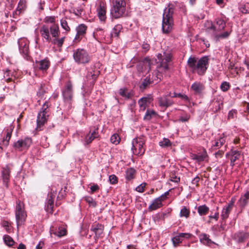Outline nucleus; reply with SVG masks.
Returning <instances> with one entry per match:
<instances>
[{
  "label": "nucleus",
  "mask_w": 249,
  "mask_h": 249,
  "mask_svg": "<svg viewBox=\"0 0 249 249\" xmlns=\"http://www.w3.org/2000/svg\"><path fill=\"white\" fill-rule=\"evenodd\" d=\"M158 66L157 72L152 75L151 80L152 83H158L160 82L162 76V73L169 70V66L171 61L172 54L169 52H164L163 54L159 53L157 55Z\"/></svg>",
  "instance_id": "f257e3e1"
},
{
  "label": "nucleus",
  "mask_w": 249,
  "mask_h": 249,
  "mask_svg": "<svg viewBox=\"0 0 249 249\" xmlns=\"http://www.w3.org/2000/svg\"><path fill=\"white\" fill-rule=\"evenodd\" d=\"M209 60L208 57L206 56L199 59L195 57H190L187 63L193 72H196L199 75H203L208 68Z\"/></svg>",
  "instance_id": "f03ea898"
},
{
  "label": "nucleus",
  "mask_w": 249,
  "mask_h": 249,
  "mask_svg": "<svg viewBox=\"0 0 249 249\" xmlns=\"http://www.w3.org/2000/svg\"><path fill=\"white\" fill-rule=\"evenodd\" d=\"M175 6L172 3H169L163 11L162 15V29L164 33L170 32L174 25L173 14Z\"/></svg>",
  "instance_id": "7ed1b4c3"
},
{
  "label": "nucleus",
  "mask_w": 249,
  "mask_h": 249,
  "mask_svg": "<svg viewBox=\"0 0 249 249\" xmlns=\"http://www.w3.org/2000/svg\"><path fill=\"white\" fill-rule=\"evenodd\" d=\"M112 7L110 9V15L112 18L117 19L122 17L125 13L126 2L124 0H113Z\"/></svg>",
  "instance_id": "20e7f679"
},
{
  "label": "nucleus",
  "mask_w": 249,
  "mask_h": 249,
  "mask_svg": "<svg viewBox=\"0 0 249 249\" xmlns=\"http://www.w3.org/2000/svg\"><path fill=\"white\" fill-rule=\"evenodd\" d=\"M73 58L78 64H86L90 62L91 56L87 50L79 48L73 51Z\"/></svg>",
  "instance_id": "39448f33"
},
{
  "label": "nucleus",
  "mask_w": 249,
  "mask_h": 249,
  "mask_svg": "<svg viewBox=\"0 0 249 249\" xmlns=\"http://www.w3.org/2000/svg\"><path fill=\"white\" fill-rule=\"evenodd\" d=\"M58 26L53 23L50 27L46 25H43L40 29V33L41 36L47 41L50 42L51 38L50 36V31L53 37H56L58 36Z\"/></svg>",
  "instance_id": "423d86ee"
},
{
  "label": "nucleus",
  "mask_w": 249,
  "mask_h": 249,
  "mask_svg": "<svg viewBox=\"0 0 249 249\" xmlns=\"http://www.w3.org/2000/svg\"><path fill=\"white\" fill-rule=\"evenodd\" d=\"M49 102L46 101L43 104L41 109L38 113L36 120L38 128L41 127L47 121L49 116Z\"/></svg>",
  "instance_id": "0eeeda50"
},
{
  "label": "nucleus",
  "mask_w": 249,
  "mask_h": 249,
  "mask_svg": "<svg viewBox=\"0 0 249 249\" xmlns=\"http://www.w3.org/2000/svg\"><path fill=\"white\" fill-rule=\"evenodd\" d=\"M144 143L145 140L143 137H139L133 139L132 142L133 153L138 156L142 155L145 152L143 147Z\"/></svg>",
  "instance_id": "6e6552de"
},
{
  "label": "nucleus",
  "mask_w": 249,
  "mask_h": 249,
  "mask_svg": "<svg viewBox=\"0 0 249 249\" xmlns=\"http://www.w3.org/2000/svg\"><path fill=\"white\" fill-rule=\"evenodd\" d=\"M16 218L18 228L23 224L26 217V213L24 211V204L20 201L17 202L16 207Z\"/></svg>",
  "instance_id": "1a4fd4ad"
},
{
  "label": "nucleus",
  "mask_w": 249,
  "mask_h": 249,
  "mask_svg": "<svg viewBox=\"0 0 249 249\" xmlns=\"http://www.w3.org/2000/svg\"><path fill=\"white\" fill-rule=\"evenodd\" d=\"M210 26L206 28L207 32L211 34L212 36L216 41H219L221 39L227 38L230 35V32L226 31L223 33L218 34L216 31L215 26H213L212 23H210Z\"/></svg>",
  "instance_id": "9d476101"
},
{
  "label": "nucleus",
  "mask_w": 249,
  "mask_h": 249,
  "mask_svg": "<svg viewBox=\"0 0 249 249\" xmlns=\"http://www.w3.org/2000/svg\"><path fill=\"white\" fill-rule=\"evenodd\" d=\"M20 53L26 60L30 59L29 41L25 38H21L18 41Z\"/></svg>",
  "instance_id": "9b49d317"
},
{
  "label": "nucleus",
  "mask_w": 249,
  "mask_h": 249,
  "mask_svg": "<svg viewBox=\"0 0 249 249\" xmlns=\"http://www.w3.org/2000/svg\"><path fill=\"white\" fill-rule=\"evenodd\" d=\"M62 95L65 103H71L73 98L72 86L71 83H68L62 90Z\"/></svg>",
  "instance_id": "f8f14e48"
},
{
  "label": "nucleus",
  "mask_w": 249,
  "mask_h": 249,
  "mask_svg": "<svg viewBox=\"0 0 249 249\" xmlns=\"http://www.w3.org/2000/svg\"><path fill=\"white\" fill-rule=\"evenodd\" d=\"M97 12L98 16L101 21H105L106 19V6L105 2L99 0L97 3Z\"/></svg>",
  "instance_id": "ddd939ff"
},
{
  "label": "nucleus",
  "mask_w": 249,
  "mask_h": 249,
  "mask_svg": "<svg viewBox=\"0 0 249 249\" xmlns=\"http://www.w3.org/2000/svg\"><path fill=\"white\" fill-rule=\"evenodd\" d=\"M32 143V139L30 138H26L24 139L19 140L14 144V147L19 151L27 149Z\"/></svg>",
  "instance_id": "4468645a"
},
{
  "label": "nucleus",
  "mask_w": 249,
  "mask_h": 249,
  "mask_svg": "<svg viewBox=\"0 0 249 249\" xmlns=\"http://www.w3.org/2000/svg\"><path fill=\"white\" fill-rule=\"evenodd\" d=\"M234 203V200L231 199L227 205L223 207L221 214V217L223 220H225L228 218L229 214L233 208Z\"/></svg>",
  "instance_id": "2eb2a0df"
},
{
  "label": "nucleus",
  "mask_w": 249,
  "mask_h": 249,
  "mask_svg": "<svg viewBox=\"0 0 249 249\" xmlns=\"http://www.w3.org/2000/svg\"><path fill=\"white\" fill-rule=\"evenodd\" d=\"M90 230L94 233V238L96 239L99 238L103 234L104 226L99 223H94L91 226Z\"/></svg>",
  "instance_id": "dca6fc26"
},
{
  "label": "nucleus",
  "mask_w": 249,
  "mask_h": 249,
  "mask_svg": "<svg viewBox=\"0 0 249 249\" xmlns=\"http://www.w3.org/2000/svg\"><path fill=\"white\" fill-rule=\"evenodd\" d=\"M191 89L195 94L200 95L205 89V86L202 83L196 81L192 85Z\"/></svg>",
  "instance_id": "f3484780"
},
{
  "label": "nucleus",
  "mask_w": 249,
  "mask_h": 249,
  "mask_svg": "<svg viewBox=\"0 0 249 249\" xmlns=\"http://www.w3.org/2000/svg\"><path fill=\"white\" fill-rule=\"evenodd\" d=\"M158 101L159 106L164 109L167 108L173 104V102L168 99L167 96H163L158 98Z\"/></svg>",
  "instance_id": "a211bd4d"
},
{
  "label": "nucleus",
  "mask_w": 249,
  "mask_h": 249,
  "mask_svg": "<svg viewBox=\"0 0 249 249\" xmlns=\"http://www.w3.org/2000/svg\"><path fill=\"white\" fill-rule=\"evenodd\" d=\"M56 194V191L53 190H52V191L49 194V197L48 198L46 208L48 212H52L53 211V201L54 198L55 197Z\"/></svg>",
  "instance_id": "6ab92c4d"
},
{
  "label": "nucleus",
  "mask_w": 249,
  "mask_h": 249,
  "mask_svg": "<svg viewBox=\"0 0 249 249\" xmlns=\"http://www.w3.org/2000/svg\"><path fill=\"white\" fill-rule=\"evenodd\" d=\"M87 30V26L83 24L79 25L76 28L77 34L75 37L74 40L75 41H79L81 38L85 35Z\"/></svg>",
  "instance_id": "aec40b11"
},
{
  "label": "nucleus",
  "mask_w": 249,
  "mask_h": 249,
  "mask_svg": "<svg viewBox=\"0 0 249 249\" xmlns=\"http://www.w3.org/2000/svg\"><path fill=\"white\" fill-rule=\"evenodd\" d=\"M50 231L51 234H53L59 237L66 235L67 233V231L64 228L58 227L57 229V227L54 226L51 227Z\"/></svg>",
  "instance_id": "412c9836"
},
{
  "label": "nucleus",
  "mask_w": 249,
  "mask_h": 249,
  "mask_svg": "<svg viewBox=\"0 0 249 249\" xmlns=\"http://www.w3.org/2000/svg\"><path fill=\"white\" fill-rule=\"evenodd\" d=\"M209 237L210 236L206 233H201L199 235L200 243L208 246H211L212 245L214 244V242L210 239Z\"/></svg>",
  "instance_id": "4be33fe9"
},
{
  "label": "nucleus",
  "mask_w": 249,
  "mask_h": 249,
  "mask_svg": "<svg viewBox=\"0 0 249 249\" xmlns=\"http://www.w3.org/2000/svg\"><path fill=\"white\" fill-rule=\"evenodd\" d=\"M98 132L97 129L94 130L90 134H87L84 140L85 144H89L95 138L98 137Z\"/></svg>",
  "instance_id": "5701e85b"
},
{
  "label": "nucleus",
  "mask_w": 249,
  "mask_h": 249,
  "mask_svg": "<svg viewBox=\"0 0 249 249\" xmlns=\"http://www.w3.org/2000/svg\"><path fill=\"white\" fill-rule=\"evenodd\" d=\"M249 236V233L240 231L235 234V238L238 243L244 242Z\"/></svg>",
  "instance_id": "b1692460"
},
{
  "label": "nucleus",
  "mask_w": 249,
  "mask_h": 249,
  "mask_svg": "<svg viewBox=\"0 0 249 249\" xmlns=\"http://www.w3.org/2000/svg\"><path fill=\"white\" fill-rule=\"evenodd\" d=\"M13 130V127L12 126H9L7 128L6 131V136L4 137L3 140V144L5 146H7L9 144V141L11 139L12 133Z\"/></svg>",
  "instance_id": "393cba45"
},
{
  "label": "nucleus",
  "mask_w": 249,
  "mask_h": 249,
  "mask_svg": "<svg viewBox=\"0 0 249 249\" xmlns=\"http://www.w3.org/2000/svg\"><path fill=\"white\" fill-rule=\"evenodd\" d=\"M150 100L149 98L143 97L138 101V104L141 110L144 111L145 109L148 104L150 103Z\"/></svg>",
  "instance_id": "a878e982"
},
{
  "label": "nucleus",
  "mask_w": 249,
  "mask_h": 249,
  "mask_svg": "<svg viewBox=\"0 0 249 249\" xmlns=\"http://www.w3.org/2000/svg\"><path fill=\"white\" fill-rule=\"evenodd\" d=\"M37 67L40 70L44 71L48 69L50 62L49 60L46 59L42 60L36 62Z\"/></svg>",
  "instance_id": "bb28decb"
},
{
  "label": "nucleus",
  "mask_w": 249,
  "mask_h": 249,
  "mask_svg": "<svg viewBox=\"0 0 249 249\" xmlns=\"http://www.w3.org/2000/svg\"><path fill=\"white\" fill-rule=\"evenodd\" d=\"M231 165L233 166L234 165V162L238 160L241 156V152L237 150H231Z\"/></svg>",
  "instance_id": "cd10ccee"
},
{
  "label": "nucleus",
  "mask_w": 249,
  "mask_h": 249,
  "mask_svg": "<svg viewBox=\"0 0 249 249\" xmlns=\"http://www.w3.org/2000/svg\"><path fill=\"white\" fill-rule=\"evenodd\" d=\"M122 30V26L121 25L117 24L115 25L113 28L112 31L110 34L111 37H118Z\"/></svg>",
  "instance_id": "c85d7f7f"
},
{
  "label": "nucleus",
  "mask_w": 249,
  "mask_h": 249,
  "mask_svg": "<svg viewBox=\"0 0 249 249\" xmlns=\"http://www.w3.org/2000/svg\"><path fill=\"white\" fill-rule=\"evenodd\" d=\"M161 201L159 198H157L153 201L152 203L149 206L148 209L150 211L155 210L162 206Z\"/></svg>",
  "instance_id": "c756f323"
},
{
  "label": "nucleus",
  "mask_w": 249,
  "mask_h": 249,
  "mask_svg": "<svg viewBox=\"0 0 249 249\" xmlns=\"http://www.w3.org/2000/svg\"><path fill=\"white\" fill-rule=\"evenodd\" d=\"M10 171L9 168L6 166L3 169L2 171V176L4 182L7 185L10 177Z\"/></svg>",
  "instance_id": "7c9ffc66"
},
{
  "label": "nucleus",
  "mask_w": 249,
  "mask_h": 249,
  "mask_svg": "<svg viewBox=\"0 0 249 249\" xmlns=\"http://www.w3.org/2000/svg\"><path fill=\"white\" fill-rule=\"evenodd\" d=\"M207 157V152L205 150L203 151L201 153H198L196 155H195L193 159L196 160L198 162H201L205 160Z\"/></svg>",
  "instance_id": "2f4dec72"
},
{
  "label": "nucleus",
  "mask_w": 249,
  "mask_h": 249,
  "mask_svg": "<svg viewBox=\"0 0 249 249\" xmlns=\"http://www.w3.org/2000/svg\"><path fill=\"white\" fill-rule=\"evenodd\" d=\"M135 170L132 168H130L125 171V177L127 180H130L134 178L135 175Z\"/></svg>",
  "instance_id": "473e14b6"
},
{
  "label": "nucleus",
  "mask_w": 249,
  "mask_h": 249,
  "mask_svg": "<svg viewBox=\"0 0 249 249\" xmlns=\"http://www.w3.org/2000/svg\"><path fill=\"white\" fill-rule=\"evenodd\" d=\"M25 6V2L22 0H20L18 2L17 10L15 12L14 14L16 15H19L22 12V11L24 10Z\"/></svg>",
  "instance_id": "72a5a7b5"
},
{
  "label": "nucleus",
  "mask_w": 249,
  "mask_h": 249,
  "mask_svg": "<svg viewBox=\"0 0 249 249\" xmlns=\"http://www.w3.org/2000/svg\"><path fill=\"white\" fill-rule=\"evenodd\" d=\"M209 211V208L206 205H203L198 207L197 212L201 216L206 215Z\"/></svg>",
  "instance_id": "f704fd0d"
},
{
  "label": "nucleus",
  "mask_w": 249,
  "mask_h": 249,
  "mask_svg": "<svg viewBox=\"0 0 249 249\" xmlns=\"http://www.w3.org/2000/svg\"><path fill=\"white\" fill-rule=\"evenodd\" d=\"M216 24L218 26V28L216 27V31L217 32H220L223 30L226 27L225 22L221 19H216Z\"/></svg>",
  "instance_id": "c9c22d12"
},
{
  "label": "nucleus",
  "mask_w": 249,
  "mask_h": 249,
  "mask_svg": "<svg viewBox=\"0 0 249 249\" xmlns=\"http://www.w3.org/2000/svg\"><path fill=\"white\" fill-rule=\"evenodd\" d=\"M83 5H81L79 6L73 7L71 9V12L77 16H80L82 15L83 11Z\"/></svg>",
  "instance_id": "e433bc0d"
},
{
  "label": "nucleus",
  "mask_w": 249,
  "mask_h": 249,
  "mask_svg": "<svg viewBox=\"0 0 249 249\" xmlns=\"http://www.w3.org/2000/svg\"><path fill=\"white\" fill-rule=\"evenodd\" d=\"M47 87L44 85H41L37 93V95L40 98H42L44 94L47 92Z\"/></svg>",
  "instance_id": "4c0bfd02"
},
{
  "label": "nucleus",
  "mask_w": 249,
  "mask_h": 249,
  "mask_svg": "<svg viewBox=\"0 0 249 249\" xmlns=\"http://www.w3.org/2000/svg\"><path fill=\"white\" fill-rule=\"evenodd\" d=\"M190 215V210L185 206H184L180 210L179 215L180 217L188 218Z\"/></svg>",
  "instance_id": "58836bf2"
},
{
  "label": "nucleus",
  "mask_w": 249,
  "mask_h": 249,
  "mask_svg": "<svg viewBox=\"0 0 249 249\" xmlns=\"http://www.w3.org/2000/svg\"><path fill=\"white\" fill-rule=\"evenodd\" d=\"M151 84L153 83L152 81L151 80V77L150 76L149 77H146L142 81V84L140 86V88L143 89H145L148 86Z\"/></svg>",
  "instance_id": "ea45409f"
},
{
  "label": "nucleus",
  "mask_w": 249,
  "mask_h": 249,
  "mask_svg": "<svg viewBox=\"0 0 249 249\" xmlns=\"http://www.w3.org/2000/svg\"><path fill=\"white\" fill-rule=\"evenodd\" d=\"M156 112L153 110H147L144 116V120H149L152 116H155Z\"/></svg>",
  "instance_id": "a19ab883"
},
{
  "label": "nucleus",
  "mask_w": 249,
  "mask_h": 249,
  "mask_svg": "<svg viewBox=\"0 0 249 249\" xmlns=\"http://www.w3.org/2000/svg\"><path fill=\"white\" fill-rule=\"evenodd\" d=\"M239 10L244 14L249 13V3L241 4L239 7Z\"/></svg>",
  "instance_id": "79ce46f5"
},
{
  "label": "nucleus",
  "mask_w": 249,
  "mask_h": 249,
  "mask_svg": "<svg viewBox=\"0 0 249 249\" xmlns=\"http://www.w3.org/2000/svg\"><path fill=\"white\" fill-rule=\"evenodd\" d=\"M159 144L162 147H168L171 145V142L168 139L164 138L160 142Z\"/></svg>",
  "instance_id": "37998d69"
},
{
  "label": "nucleus",
  "mask_w": 249,
  "mask_h": 249,
  "mask_svg": "<svg viewBox=\"0 0 249 249\" xmlns=\"http://www.w3.org/2000/svg\"><path fill=\"white\" fill-rule=\"evenodd\" d=\"M3 240L5 243L8 246H12L15 243L13 239L9 235H4Z\"/></svg>",
  "instance_id": "c03bdc74"
},
{
  "label": "nucleus",
  "mask_w": 249,
  "mask_h": 249,
  "mask_svg": "<svg viewBox=\"0 0 249 249\" xmlns=\"http://www.w3.org/2000/svg\"><path fill=\"white\" fill-rule=\"evenodd\" d=\"M64 38V37H61V38L57 39L55 37L53 39L51 40V41L53 44L57 45L58 47H61L63 44Z\"/></svg>",
  "instance_id": "a18cd8bd"
},
{
  "label": "nucleus",
  "mask_w": 249,
  "mask_h": 249,
  "mask_svg": "<svg viewBox=\"0 0 249 249\" xmlns=\"http://www.w3.org/2000/svg\"><path fill=\"white\" fill-rule=\"evenodd\" d=\"M13 74L11 72V71L9 70H6L4 72L3 77L5 78L6 81L7 82H9L12 80V79L11 76H12Z\"/></svg>",
  "instance_id": "49530a36"
},
{
  "label": "nucleus",
  "mask_w": 249,
  "mask_h": 249,
  "mask_svg": "<svg viewBox=\"0 0 249 249\" xmlns=\"http://www.w3.org/2000/svg\"><path fill=\"white\" fill-rule=\"evenodd\" d=\"M120 138L117 134H114L110 138V142L115 144H117L120 142Z\"/></svg>",
  "instance_id": "de8ad7c7"
},
{
  "label": "nucleus",
  "mask_w": 249,
  "mask_h": 249,
  "mask_svg": "<svg viewBox=\"0 0 249 249\" xmlns=\"http://www.w3.org/2000/svg\"><path fill=\"white\" fill-rule=\"evenodd\" d=\"M120 94L126 98H129L131 97V94L127 92V90L125 89H121L119 91Z\"/></svg>",
  "instance_id": "09e8293b"
},
{
  "label": "nucleus",
  "mask_w": 249,
  "mask_h": 249,
  "mask_svg": "<svg viewBox=\"0 0 249 249\" xmlns=\"http://www.w3.org/2000/svg\"><path fill=\"white\" fill-rule=\"evenodd\" d=\"M99 71H94L93 73L92 71H89L87 74V77L88 78L90 77L93 80H95L99 74Z\"/></svg>",
  "instance_id": "8fccbe9b"
},
{
  "label": "nucleus",
  "mask_w": 249,
  "mask_h": 249,
  "mask_svg": "<svg viewBox=\"0 0 249 249\" xmlns=\"http://www.w3.org/2000/svg\"><path fill=\"white\" fill-rule=\"evenodd\" d=\"M225 142V140L224 138H220L217 141L215 142L214 144H213V146L216 148H220Z\"/></svg>",
  "instance_id": "3c124183"
},
{
  "label": "nucleus",
  "mask_w": 249,
  "mask_h": 249,
  "mask_svg": "<svg viewBox=\"0 0 249 249\" xmlns=\"http://www.w3.org/2000/svg\"><path fill=\"white\" fill-rule=\"evenodd\" d=\"M172 240L175 247H177L179 243L182 242V239L180 238V236H179L178 234L173 237Z\"/></svg>",
  "instance_id": "603ef678"
},
{
  "label": "nucleus",
  "mask_w": 249,
  "mask_h": 249,
  "mask_svg": "<svg viewBox=\"0 0 249 249\" xmlns=\"http://www.w3.org/2000/svg\"><path fill=\"white\" fill-rule=\"evenodd\" d=\"M230 87V85L229 83L227 82H223L220 86V89L223 91L225 92L229 89Z\"/></svg>",
  "instance_id": "864d4df0"
},
{
  "label": "nucleus",
  "mask_w": 249,
  "mask_h": 249,
  "mask_svg": "<svg viewBox=\"0 0 249 249\" xmlns=\"http://www.w3.org/2000/svg\"><path fill=\"white\" fill-rule=\"evenodd\" d=\"M85 200L90 206L93 207L96 206V203L92 197L89 196L86 197H85Z\"/></svg>",
  "instance_id": "5fc2aeb1"
},
{
  "label": "nucleus",
  "mask_w": 249,
  "mask_h": 249,
  "mask_svg": "<svg viewBox=\"0 0 249 249\" xmlns=\"http://www.w3.org/2000/svg\"><path fill=\"white\" fill-rule=\"evenodd\" d=\"M61 25L62 27L66 31H68L70 28L68 25V23L65 19H62L61 20Z\"/></svg>",
  "instance_id": "6e6d98bb"
},
{
  "label": "nucleus",
  "mask_w": 249,
  "mask_h": 249,
  "mask_svg": "<svg viewBox=\"0 0 249 249\" xmlns=\"http://www.w3.org/2000/svg\"><path fill=\"white\" fill-rule=\"evenodd\" d=\"M172 97H179L182 99H183L185 100H188V97L185 94H181L180 93H176L175 92L174 93V95L172 96Z\"/></svg>",
  "instance_id": "4d7b16f0"
},
{
  "label": "nucleus",
  "mask_w": 249,
  "mask_h": 249,
  "mask_svg": "<svg viewBox=\"0 0 249 249\" xmlns=\"http://www.w3.org/2000/svg\"><path fill=\"white\" fill-rule=\"evenodd\" d=\"M109 180L111 184H114L117 182V178L114 175H110L109 177Z\"/></svg>",
  "instance_id": "13d9d810"
},
{
  "label": "nucleus",
  "mask_w": 249,
  "mask_h": 249,
  "mask_svg": "<svg viewBox=\"0 0 249 249\" xmlns=\"http://www.w3.org/2000/svg\"><path fill=\"white\" fill-rule=\"evenodd\" d=\"M145 185H146L145 183H142V184H140V185H139L138 186H137L136 188V190L137 192H140V193L143 192L144 191V189L145 187Z\"/></svg>",
  "instance_id": "bf43d9fd"
},
{
  "label": "nucleus",
  "mask_w": 249,
  "mask_h": 249,
  "mask_svg": "<svg viewBox=\"0 0 249 249\" xmlns=\"http://www.w3.org/2000/svg\"><path fill=\"white\" fill-rule=\"evenodd\" d=\"M2 226L5 228L6 231L9 232L11 231V229L9 226V223L8 222L6 221H3L2 223Z\"/></svg>",
  "instance_id": "052dcab7"
},
{
  "label": "nucleus",
  "mask_w": 249,
  "mask_h": 249,
  "mask_svg": "<svg viewBox=\"0 0 249 249\" xmlns=\"http://www.w3.org/2000/svg\"><path fill=\"white\" fill-rule=\"evenodd\" d=\"M178 235L181 239L182 238H189L192 236V235L189 233H180L178 234Z\"/></svg>",
  "instance_id": "680f3d73"
},
{
  "label": "nucleus",
  "mask_w": 249,
  "mask_h": 249,
  "mask_svg": "<svg viewBox=\"0 0 249 249\" xmlns=\"http://www.w3.org/2000/svg\"><path fill=\"white\" fill-rule=\"evenodd\" d=\"M54 17H47L44 19V21L47 23H53L54 22Z\"/></svg>",
  "instance_id": "e2e57ef3"
},
{
  "label": "nucleus",
  "mask_w": 249,
  "mask_h": 249,
  "mask_svg": "<svg viewBox=\"0 0 249 249\" xmlns=\"http://www.w3.org/2000/svg\"><path fill=\"white\" fill-rule=\"evenodd\" d=\"M169 195V191H167L164 193V194L161 195L160 197L158 198L160 199V200L162 201L166 199L167 196Z\"/></svg>",
  "instance_id": "0e129e2a"
},
{
  "label": "nucleus",
  "mask_w": 249,
  "mask_h": 249,
  "mask_svg": "<svg viewBox=\"0 0 249 249\" xmlns=\"http://www.w3.org/2000/svg\"><path fill=\"white\" fill-rule=\"evenodd\" d=\"M170 180L171 181H173V182H179L180 181V178L177 177V176H175V177H170Z\"/></svg>",
  "instance_id": "69168bd1"
},
{
  "label": "nucleus",
  "mask_w": 249,
  "mask_h": 249,
  "mask_svg": "<svg viewBox=\"0 0 249 249\" xmlns=\"http://www.w3.org/2000/svg\"><path fill=\"white\" fill-rule=\"evenodd\" d=\"M189 119V116L188 115H186L185 116L180 117V118L179 119V121H180L182 122H184L188 121Z\"/></svg>",
  "instance_id": "338daca9"
},
{
  "label": "nucleus",
  "mask_w": 249,
  "mask_h": 249,
  "mask_svg": "<svg viewBox=\"0 0 249 249\" xmlns=\"http://www.w3.org/2000/svg\"><path fill=\"white\" fill-rule=\"evenodd\" d=\"M99 189V186L97 185H94L90 187L91 193H94Z\"/></svg>",
  "instance_id": "774afa93"
}]
</instances>
